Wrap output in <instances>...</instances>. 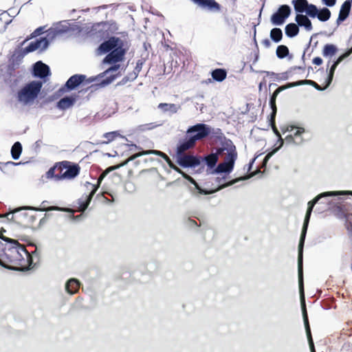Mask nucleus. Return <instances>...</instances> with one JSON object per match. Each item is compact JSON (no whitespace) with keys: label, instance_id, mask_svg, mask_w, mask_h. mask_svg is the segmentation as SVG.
I'll list each match as a JSON object with an SVG mask.
<instances>
[{"label":"nucleus","instance_id":"13","mask_svg":"<svg viewBox=\"0 0 352 352\" xmlns=\"http://www.w3.org/2000/svg\"><path fill=\"white\" fill-rule=\"evenodd\" d=\"M69 32V22L67 20H65L54 23L53 25L47 30L46 35L52 43L58 36Z\"/></svg>","mask_w":352,"mask_h":352},{"label":"nucleus","instance_id":"10","mask_svg":"<svg viewBox=\"0 0 352 352\" xmlns=\"http://www.w3.org/2000/svg\"><path fill=\"white\" fill-rule=\"evenodd\" d=\"M30 73L34 78H39L42 86L49 80L51 76L50 67L42 60H38L32 65Z\"/></svg>","mask_w":352,"mask_h":352},{"label":"nucleus","instance_id":"31","mask_svg":"<svg viewBox=\"0 0 352 352\" xmlns=\"http://www.w3.org/2000/svg\"><path fill=\"white\" fill-rule=\"evenodd\" d=\"M3 79L5 84L9 86L12 90L20 82V77L16 74H3Z\"/></svg>","mask_w":352,"mask_h":352},{"label":"nucleus","instance_id":"60","mask_svg":"<svg viewBox=\"0 0 352 352\" xmlns=\"http://www.w3.org/2000/svg\"><path fill=\"white\" fill-rule=\"evenodd\" d=\"M299 255L298 256V268L299 273V280H298V286H303V280L301 278V273L302 270V261L301 262V265H299Z\"/></svg>","mask_w":352,"mask_h":352},{"label":"nucleus","instance_id":"62","mask_svg":"<svg viewBox=\"0 0 352 352\" xmlns=\"http://www.w3.org/2000/svg\"><path fill=\"white\" fill-rule=\"evenodd\" d=\"M20 210H21L15 209L14 210H12L10 213L5 215L4 217H6L8 221H14V214Z\"/></svg>","mask_w":352,"mask_h":352},{"label":"nucleus","instance_id":"47","mask_svg":"<svg viewBox=\"0 0 352 352\" xmlns=\"http://www.w3.org/2000/svg\"><path fill=\"white\" fill-rule=\"evenodd\" d=\"M84 31V28L81 26L78 25L77 23H69V32H72L75 34L79 35L80 33H82Z\"/></svg>","mask_w":352,"mask_h":352},{"label":"nucleus","instance_id":"9","mask_svg":"<svg viewBox=\"0 0 352 352\" xmlns=\"http://www.w3.org/2000/svg\"><path fill=\"white\" fill-rule=\"evenodd\" d=\"M214 129L209 125L204 123H197L190 126L186 131V135L195 142L204 138L212 133Z\"/></svg>","mask_w":352,"mask_h":352},{"label":"nucleus","instance_id":"40","mask_svg":"<svg viewBox=\"0 0 352 352\" xmlns=\"http://www.w3.org/2000/svg\"><path fill=\"white\" fill-rule=\"evenodd\" d=\"M338 195H340V191H327V192H322V193L318 195L311 201L315 204H316L319 201V200L323 197H334V196H338Z\"/></svg>","mask_w":352,"mask_h":352},{"label":"nucleus","instance_id":"4","mask_svg":"<svg viewBox=\"0 0 352 352\" xmlns=\"http://www.w3.org/2000/svg\"><path fill=\"white\" fill-rule=\"evenodd\" d=\"M42 89L39 80H30L22 85L14 94L16 101L22 106H31L37 99Z\"/></svg>","mask_w":352,"mask_h":352},{"label":"nucleus","instance_id":"27","mask_svg":"<svg viewBox=\"0 0 352 352\" xmlns=\"http://www.w3.org/2000/svg\"><path fill=\"white\" fill-rule=\"evenodd\" d=\"M315 10L313 12L314 14H310L309 17L317 18L322 22H325L330 19L331 13L329 8L324 7L321 9H318L316 6H315Z\"/></svg>","mask_w":352,"mask_h":352},{"label":"nucleus","instance_id":"42","mask_svg":"<svg viewBox=\"0 0 352 352\" xmlns=\"http://www.w3.org/2000/svg\"><path fill=\"white\" fill-rule=\"evenodd\" d=\"M60 165H57L56 162L54 164V165L52 167H50L48 170L45 173V176L47 179H54L55 181H60L61 179H58L57 177L59 174H55L56 169L57 168H59Z\"/></svg>","mask_w":352,"mask_h":352},{"label":"nucleus","instance_id":"39","mask_svg":"<svg viewBox=\"0 0 352 352\" xmlns=\"http://www.w3.org/2000/svg\"><path fill=\"white\" fill-rule=\"evenodd\" d=\"M338 51V48L333 44H326L324 46L322 55L325 57L333 56Z\"/></svg>","mask_w":352,"mask_h":352},{"label":"nucleus","instance_id":"48","mask_svg":"<svg viewBox=\"0 0 352 352\" xmlns=\"http://www.w3.org/2000/svg\"><path fill=\"white\" fill-rule=\"evenodd\" d=\"M20 216H22L25 219V222L28 226H32L36 220V215H30L28 212L21 213Z\"/></svg>","mask_w":352,"mask_h":352},{"label":"nucleus","instance_id":"3","mask_svg":"<svg viewBox=\"0 0 352 352\" xmlns=\"http://www.w3.org/2000/svg\"><path fill=\"white\" fill-rule=\"evenodd\" d=\"M107 22L94 23L86 27L85 33L89 36H96L102 41L96 50L98 56L105 55L102 64L123 62L128 49L124 47V42L120 37L109 36Z\"/></svg>","mask_w":352,"mask_h":352},{"label":"nucleus","instance_id":"32","mask_svg":"<svg viewBox=\"0 0 352 352\" xmlns=\"http://www.w3.org/2000/svg\"><path fill=\"white\" fill-rule=\"evenodd\" d=\"M26 55L27 53L25 52L24 49L21 47H18L14 50L13 54L9 59L20 65V64L22 62V60Z\"/></svg>","mask_w":352,"mask_h":352},{"label":"nucleus","instance_id":"53","mask_svg":"<svg viewBox=\"0 0 352 352\" xmlns=\"http://www.w3.org/2000/svg\"><path fill=\"white\" fill-rule=\"evenodd\" d=\"M45 26H39L36 28L33 32L30 34L31 38H36L40 36L44 32Z\"/></svg>","mask_w":352,"mask_h":352},{"label":"nucleus","instance_id":"52","mask_svg":"<svg viewBox=\"0 0 352 352\" xmlns=\"http://www.w3.org/2000/svg\"><path fill=\"white\" fill-rule=\"evenodd\" d=\"M47 202V201H43L42 202V206H40L39 208L33 207V206H26L23 209L24 210H34V211L46 212V209L47 208V207H46L45 206V204Z\"/></svg>","mask_w":352,"mask_h":352},{"label":"nucleus","instance_id":"64","mask_svg":"<svg viewBox=\"0 0 352 352\" xmlns=\"http://www.w3.org/2000/svg\"><path fill=\"white\" fill-rule=\"evenodd\" d=\"M56 100H57L56 96L52 94V95H50L47 98H45V100L43 102V104H45L49 102H52Z\"/></svg>","mask_w":352,"mask_h":352},{"label":"nucleus","instance_id":"59","mask_svg":"<svg viewBox=\"0 0 352 352\" xmlns=\"http://www.w3.org/2000/svg\"><path fill=\"white\" fill-rule=\"evenodd\" d=\"M52 214L50 213H45L44 217L41 218L39 221L38 228H41L43 225H45L47 221L52 217Z\"/></svg>","mask_w":352,"mask_h":352},{"label":"nucleus","instance_id":"11","mask_svg":"<svg viewBox=\"0 0 352 352\" xmlns=\"http://www.w3.org/2000/svg\"><path fill=\"white\" fill-rule=\"evenodd\" d=\"M315 205L316 204L314 202H312L311 200L309 201L307 204V210L306 214L305 217L302 228L300 240H299V264H300L299 265H301L302 253L303 252V247H304V244H305V237H306V234H307V229H308L309 223L310 221L311 214L313 208L315 206Z\"/></svg>","mask_w":352,"mask_h":352},{"label":"nucleus","instance_id":"41","mask_svg":"<svg viewBox=\"0 0 352 352\" xmlns=\"http://www.w3.org/2000/svg\"><path fill=\"white\" fill-rule=\"evenodd\" d=\"M140 156H142L141 153H132L131 157L127 160H125V161L122 162L121 164H120L118 165L109 166V170H117V169H118V168H121L122 166H124L130 161H133L135 158L139 157Z\"/></svg>","mask_w":352,"mask_h":352},{"label":"nucleus","instance_id":"45","mask_svg":"<svg viewBox=\"0 0 352 352\" xmlns=\"http://www.w3.org/2000/svg\"><path fill=\"white\" fill-rule=\"evenodd\" d=\"M120 135L118 131H114L111 132L105 133L103 135V137L107 139V142H104L105 144H109V142L113 141L117 137Z\"/></svg>","mask_w":352,"mask_h":352},{"label":"nucleus","instance_id":"26","mask_svg":"<svg viewBox=\"0 0 352 352\" xmlns=\"http://www.w3.org/2000/svg\"><path fill=\"white\" fill-rule=\"evenodd\" d=\"M195 142L190 138L186 134L183 139L179 140L176 149L175 153H184V152L190 148Z\"/></svg>","mask_w":352,"mask_h":352},{"label":"nucleus","instance_id":"25","mask_svg":"<svg viewBox=\"0 0 352 352\" xmlns=\"http://www.w3.org/2000/svg\"><path fill=\"white\" fill-rule=\"evenodd\" d=\"M290 127L291 129L287 130L292 133L295 139V144L300 145L302 144L305 140V135L307 133V131L301 126H291Z\"/></svg>","mask_w":352,"mask_h":352},{"label":"nucleus","instance_id":"55","mask_svg":"<svg viewBox=\"0 0 352 352\" xmlns=\"http://www.w3.org/2000/svg\"><path fill=\"white\" fill-rule=\"evenodd\" d=\"M112 170H109V167H108L105 171L100 176V177L98 179L97 184H94V186L98 187V189L100 188L101 183L104 178Z\"/></svg>","mask_w":352,"mask_h":352},{"label":"nucleus","instance_id":"21","mask_svg":"<svg viewBox=\"0 0 352 352\" xmlns=\"http://www.w3.org/2000/svg\"><path fill=\"white\" fill-rule=\"evenodd\" d=\"M78 98L79 96L76 93L65 96L56 103V107L59 110L65 111L72 107Z\"/></svg>","mask_w":352,"mask_h":352},{"label":"nucleus","instance_id":"18","mask_svg":"<svg viewBox=\"0 0 352 352\" xmlns=\"http://www.w3.org/2000/svg\"><path fill=\"white\" fill-rule=\"evenodd\" d=\"M116 75L111 74H110L109 76L106 77L104 79H102V80H100L98 82L92 84L87 88L80 89L76 94L78 95L80 98L81 96H83L88 91H90V93H92L94 91L98 89L99 88H103L108 86L109 85L112 83L116 79Z\"/></svg>","mask_w":352,"mask_h":352},{"label":"nucleus","instance_id":"15","mask_svg":"<svg viewBox=\"0 0 352 352\" xmlns=\"http://www.w3.org/2000/svg\"><path fill=\"white\" fill-rule=\"evenodd\" d=\"M300 289V302L302 305V316L303 320L305 327V331L307 336V340L309 342V347L311 351H315L314 344L311 333V329L309 326V322L308 320L307 312L306 309L305 301V292L304 287H299Z\"/></svg>","mask_w":352,"mask_h":352},{"label":"nucleus","instance_id":"56","mask_svg":"<svg viewBox=\"0 0 352 352\" xmlns=\"http://www.w3.org/2000/svg\"><path fill=\"white\" fill-rule=\"evenodd\" d=\"M66 92H69L67 89L65 87V84L62 85L57 91H56L53 94L56 96V99L59 98L63 94Z\"/></svg>","mask_w":352,"mask_h":352},{"label":"nucleus","instance_id":"33","mask_svg":"<svg viewBox=\"0 0 352 352\" xmlns=\"http://www.w3.org/2000/svg\"><path fill=\"white\" fill-rule=\"evenodd\" d=\"M212 79L217 82H222L226 78L227 71L224 68H216L211 71Z\"/></svg>","mask_w":352,"mask_h":352},{"label":"nucleus","instance_id":"17","mask_svg":"<svg viewBox=\"0 0 352 352\" xmlns=\"http://www.w3.org/2000/svg\"><path fill=\"white\" fill-rule=\"evenodd\" d=\"M291 14V8L288 5L280 6L277 11L274 12L270 19L274 25H281Z\"/></svg>","mask_w":352,"mask_h":352},{"label":"nucleus","instance_id":"5","mask_svg":"<svg viewBox=\"0 0 352 352\" xmlns=\"http://www.w3.org/2000/svg\"><path fill=\"white\" fill-rule=\"evenodd\" d=\"M158 265L157 261L153 260L146 265H140L139 269L132 274L127 272L122 273L118 278L127 280L131 278L133 280H130L124 283L126 285L146 284L151 278L152 273L157 270Z\"/></svg>","mask_w":352,"mask_h":352},{"label":"nucleus","instance_id":"23","mask_svg":"<svg viewBox=\"0 0 352 352\" xmlns=\"http://www.w3.org/2000/svg\"><path fill=\"white\" fill-rule=\"evenodd\" d=\"M183 177H184L192 186L190 187V190L195 195H208L212 193V190L211 189L206 188L202 187L199 184H198L196 180L192 178L191 176L182 174Z\"/></svg>","mask_w":352,"mask_h":352},{"label":"nucleus","instance_id":"51","mask_svg":"<svg viewBox=\"0 0 352 352\" xmlns=\"http://www.w3.org/2000/svg\"><path fill=\"white\" fill-rule=\"evenodd\" d=\"M185 224L189 228L199 230V226H198L197 223L195 220H193L190 218H188L185 221ZM199 231H200V229H199Z\"/></svg>","mask_w":352,"mask_h":352},{"label":"nucleus","instance_id":"7","mask_svg":"<svg viewBox=\"0 0 352 352\" xmlns=\"http://www.w3.org/2000/svg\"><path fill=\"white\" fill-rule=\"evenodd\" d=\"M282 90H283V87H278V89H276V91L270 96V102H269L270 107L272 109V113H271V115H270V122H271V124L272 125V128H273L274 132L278 137V140L280 141V145L278 147L274 148L272 151L268 153L265 156V157H264V159L263 160V166H266L268 160L283 146V144H284V140L280 137V135L278 129L275 126V124H274L275 116H276V111H277V108H276V98L278 94Z\"/></svg>","mask_w":352,"mask_h":352},{"label":"nucleus","instance_id":"19","mask_svg":"<svg viewBox=\"0 0 352 352\" xmlns=\"http://www.w3.org/2000/svg\"><path fill=\"white\" fill-rule=\"evenodd\" d=\"M190 1L202 10L211 12H218L221 8V6L216 0H190Z\"/></svg>","mask_w":352,"mask_h":352},{"label":"nucleus","instance_id":"50","mask_svg":"<svg viewBox=\"0 0 352 352\" xmlns=\"http://www.w3.org/2000/svg\"><path fill=\"white\" fill-rule=\"evenodd\" d=\"M104 78H105L104 77H100L99 74H98L96 76H91L89 78L87 77V80H85L83 82V85L85 86V85H89L96 81H97L96 82H98L100 80H102V79H104Z\"/></svg>","mask_w":352,"mask_h":352},{"label":"nucleus","instance_id":"36","mask_svg":"<svg viewBox=\"0 0 352 352\" xmlns=\"http://www.w3.org/2000/svg\"><path fill=\"white\" fill-rule=\"evenodd\" d=\"M285 34L289 38H293L298 35L299 32V28L296 23H290L285 26Z\"/></svg>","mask_w":352,"mask_h":352},{"label":"nucleus","instance_id":"63","mask_svg":"<svg viewBox=\"0 0 352 352\" xmlns=\"http://www.w3.org/2000/svg\"><path fill=\"white\" fill-rule=\"evenodd\" d=\"M80 287H65V291L72 295L74 294H76L77 292H78L79 289H80Z\"/></svg>","mask_w":352,"mask_h":352},{"label":"nucleus","instance_id":"37","mask_svg":"<svg viewBox=\"0 0 352 352\" xmlns=\"http://www.w3.org/2000/svg\"><path fill=\"white\" fill-rule=\"evenodd\" d=\"M120 62L109 63L108 65H110V67L104 72L100 73L99 76L106 78L110 76L108 75L109 73L117 72L120 67Z\"/></svg>","mask_w":352,"mask_h":352},{"label":"nucleus","instance_id":"6","mask_svg":"<svg viewBox=\"0 0 352 352\" xmlns=\"http://www.w3.org/2000/svg\"><path fill=\"white\" fill-rule=\"evenodd\" d=\"M351 54H352V47L350 49H349L346 52H345L344 54L340 55L337 58V60L336 61H334V63H333V65H331V67L329 69L328 76L325 81L326 84H325L324 87H322L318 84H317L315 81H313L311 80H298L296 82H292L288 85V87H294L303 85H309L313 86L314 88H316L318 91H323V90L326 89L327 87H329V86L331 85V83L333 80L334 72H335V70H336V67H338V65L343 60H344L346 58L349 56Z\"/></svg>","mask_w":352,"mask_h":352},{"label":"nucleus","instance_id":"20","mask_svg":"<svg viewBox=\"0 0 352 352\" xmlns=\"http://www.w3.org/2000/svg\"><path fill=\"white\" fill-rule=\"evenodd\" d=\"M292 4L294 5V10L297 14L306 13L309 16L310 14L314 15V10H315V5L309 3L307 0H293Z\"/></svg>","mask_w":352,"mask_h":352},{"label":"nucleus","instance_id":"43","mask_svg":"<svg viewBox=\"0 0 352 352\" xmlns=\"http://www.w3.org/2000/svg\"><path fill=\"white\" fill-rule=\"evenodd\" d=\"M276 54L278 58H284L289 54V49L286 45H278L276 48Z\"/></svg>","mask_w":352,"mask_h":352},{"label":"nucleus","instance_id":"38","mask_svg":"<svg viewBox=\"0 0 352 352\" xmlns=\"http://www.w3.org/2000/svg\"><path fill=\"white\" fill-rule=\"evenodd\" d=\"M270 36L274 42L279 43L283 38V32L281 29L274 28L271 30Z\"/></svg>","mask_w":352,"mask_h":352},{"label":"nucleus","instance_id":"35","mask_svg":"<svg viewBox=\"0 0 352 352\" xmlns=\"http://www.w3.org/2000/svg\"><path fill=\"white\" fill-rule=\"evenodd\" d=\"M179 106L172 103L161 102L158 104V108L163 112H169L170 113H175L179 109Z\"/></svg>","mask_w":352,"mask_h":352},{"label":"nucleus","instance_id":"58","mask_svg":"<svg viewBox=\"0 0 352 352\" xmlns=\"http://www.w3.org/2000/svg\"><path fill=\"white\" fill-rule=\"evenodd\" d=\"M61 211V212H70L69 209L65 208H61L60 206H50L47 207L46 209V212L50 211Z\"/></svg>","mask_w":352,"mask_h":352},{"label":"nucleus","instance_id":"22","mask_svg":"<svg viewBox=\"0 0 352 352\" xmlns=\"http://www.w3.org/2000/svg\"><path fill=\"white\" fill-rule=\"evenodd\" d=\"M87 80V76L81 74H74L70 76L65 83V87L69 91L76 89L79 87H83V82Z\"/></svg>","mask_w":352,"mask_h":352},{"label":"nucleus","instance_id":"16","mask_svg":"<svg viewBox=\"0 0 352 352\" xmlns=\"http://www.w3.org/2000/svg\"><path fill=\"white\" fill-rule=\"evenodd\" d=\"M50 43L51 42L50 41L47 35H45L43 36H40L38 38H36L34 41H31L23 49L27 54L37 50H39L40 52H44L49 47Z\"/></svg>","mask_w":352,"mask_h":352},{"label":"nucleus","instance_id":"46","mask_svg":"<svg viewBox=\"0 0 352 352\" xmlns=\"http://www.w3.org/2000/svg\"><path fill=\"white\" fill-rule=\"evenodd\" d=\"M19 66V65L9 59L7 66V71L5 74H16L15 70Z\"/></svg>","mask_w":352,"mask_h":352},{"label":"nucleus","instance_id":"12","mask_svg":"<svg viewBox=\"0 0 352 352\" xmlns=\"http://www.w3.org/2000/svg\"><path fill=\"white\" fill-rule=\"evenodd\" d=\"M87 192H85L82 196L77 200L78 207L80 212H85L89 206L94 195L97 192L98 187L94 186L93 184L86 182L85 184Z\"/></svg>","mask_w":352,"mask_h":352},{"label":"nucleus","instance_id":"44","mask_svg":"<svg viewBox=\"0 0 352 352\" xmlns=\"http://www.w3.org/2000/svg\"><path fill=\"white\" fill-rule=\"evenodd\" d=\"M137 78V74L135 73H129L128 75L124 76L118 84L117 85H124L126 84L128 82L133 81Z\"/></svg>","mask_w":352,"mask_h":352},{"label":"nucleus","instance_id":"57","mask_svg":"<svg viewBox=\"0 0 352 352\" xmlns=\"http://www.w3.org/2000/svg\"><path fill=\"white\" fill-rule=\"evenodd\" d=\"M66 92H69L67 89L65 87V84L62 85L57 91H56L53 94L56 96V99L59 98L63 94Z\"/></svg>","mask_w":352,"mask_h":352},{"label":"nucleus","instance_id":"1","mask_svg":"<svg viewBox=\"0 0 352 352\" xmlns=\"http://www.w3.org/2000/svg\"><path fill=\"white\" fill-rule=\"evenodd\" d=\"M236 157L237 153L233 142L225 139L221 142L215 153H211L204 158L200 157L201 163L197 172L201 173L206 166L208 174L223 175V176L217 177L216 179L219 190L224 188L231 185L226 177L233 170Z\"/></svg>","mask_w":352,"mask_h":352},{"label":"nucleus","instance_id":"2","mask_svg":"<svg viewBox=\"0 0 352 352\" xmlns=\"http://www.w3.org/2000/svg\"><path fill=\"white\" fill-rule=\"evenodd\" d=\"M6 230L1 228L0 229V266L10 270H17V265H20L23 271L35 269L39 261L36 250L32 253L28 252L17 240L3 236Z\"/></svg>","mask_w":352,"mask_h":352},{"label":"nucleus","instance_id":"61","mask_svg":"<svg viewBox=\"0 0 352 352\" xmlns=\"http://www.w3.org/2000/svg\"><path fill=\"white\" fill-rule=\"evenodd\" d=\"M41 144L42 141L41 140H38L37 141L35 142V143L33 145V149L36 154L40 152Z\"/></svg>","mask_w":352,"mask_h":352},{"label":"nucleus","instance_id":"29","mask_svg":"<svg viewBox=\"0 0 352 352\" xmlns=\"http://www.w3.org/2000/svg\"><path fill=\"white\" fill-rule=\"evenodd\" d=\"M351 7V1L350 0L345 1L341 6L339 15L337 19V25L338 26L342 22L346 20L349 16Z\"/></svg>","mask_w":352,"mask_h":352},{"label":"nucleus","instance_id":"34","mask_svg":"<svg viewBox=\"0 0 352 352\" xmlns=\"http://www.w3.org/2000/svg\"><path fill=\"white\" fill-rule=\"evenodd\" d=\"M23 151V146L20 142H15L11 147L10 153L11 157L14 160H17L20 158Z\"/></svg>","mask_w":352,"mask_h":352},{"label":"nucleus","instance_id":"14","mask_svg":"<svg viewBox=\"0 0 352 352\" xmlns=\"http://www.w3.org/2000/svg\"><path fill=\"white\" fill-rule=\"evenodd\" d=\"M175 159L177 164L185 168H199L201 160L199 157L191 155H184L183 153H175Z\"/></svg>","mask_w":352,"mask_h":352},{"label":"nucleus","instance_id":"24","mask_svg":"<svg viewBox=\"0 0 352 352\" xmlns=\"http://www.w3.org/2000/svg\"><path fill=\"white\" fill-rule=\"evenodd\" d=\"M200 232L202 233V239L205 243L212 245L216 242L217 232L214 229L203 227L200 229Z\"/></svg>","mask_w":352,"mask_h":352},{"label":"nucleus","instance_id":"54","mask_svg":"<svg viewBox=\"0 0 352 352\" xmlns=\"http://www.w3.org/2000/svg\"><path fill=\"white\" fill-rule=\"evenodd\" d=\"M144 63V61L142 59H139L136 62V65L134 68V70L132 72V73H135V74H137V77L138 76L139 73L142 70Z\"/></svg>","mask_w":352,"mask_h":352},{"label":"nucleus","instance_id":"8","mask_svg":"<svg viewBox=\"0 0 352 352\" xmlns=\"http://www.w3.org/2000/svg\"><path fill=\"white\" fill-rule=\"evenodd\" d=\"M56 164L60 165V168L65 170L58 175V179H74L80 174V167L75 162L64 160L56 162Z\"/></svg>","mask_w":352,"mask_h":352},{"label":"nucleus","instance_id":"28","mask_svg":"<svg viewBox=\"0 0 352 352\" xmlns=\"http://www.w3.org/2000/svg\"><path fill=\"white\" fill-rule=\"evenodd\" d=\"M309 17V16L307 14H297L295 17V21L297 23L298 28L303 27L307 32L312 30V23Z\"/></svg>","mask_w":352,"mask_h":352},{"label":"nucleus","instance_id":"30","mask_svg":"<svg viewBox=\"0 0 352 352\" xmlns=\"http://www.w3.org/2000/svg\"><path fill=\"white\" fill-rule=\"evenodd\" d=\"M126 146L129 147V151L133 152V151H138L139 152H138L137 153H141L142 155L153 154V155H157V156H160V157H164V158L166 156V154L163 153L162 152H161L160 151H156V150H153V151H151L142 152L143 151L142 148H141L139 146H137L136 144H135L133 143L127 144Z\"/></svg>","mask_w":352,"mask_h":352},{"label":"nucleus","instance_id":"49","mask_svg":"<svg viewBox=\"0 0 352 352\" xmlns=\"http://www.w3.org/2000/svg\"><path fill=\"white\" fill-rule=\"evenodd\" d=\"M64 286H83V285L81 283V282L76 278H68Z\"/></svg>","mask_w":352,"mask_h":352}]
</instances>
